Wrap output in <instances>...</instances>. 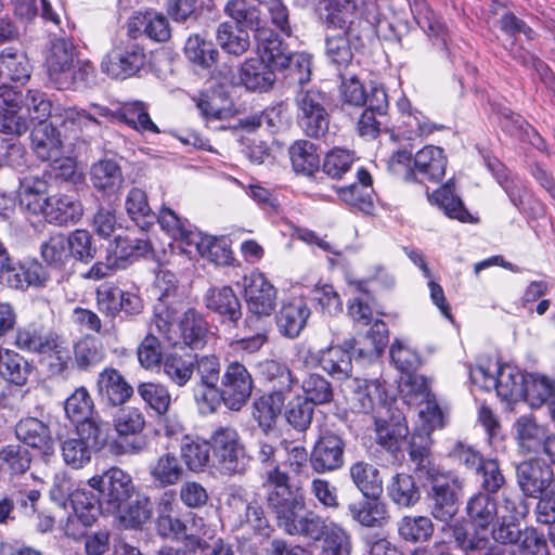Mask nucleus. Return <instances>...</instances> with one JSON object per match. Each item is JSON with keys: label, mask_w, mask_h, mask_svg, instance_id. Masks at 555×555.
<instances>
[{"label": "nucleus", "mask_w": 555, "mask_h": 555, "mask_svg": "<svg viewBox=\"0 0 555 555\" xmlns=\"http://www.w3.org/2000/svg\"><path fill=\"white\" fill-rule=\"evenodd\" d=\"M370 280H350L349 286L354 294V298L348 307L350 317L364 325L371 323L373 319V311L371 304L374 298L370 294Z\"/></svg>", "instance_id": "bf43d9fd"}, {"label": "nucleus", "mask_w": 555, "mask_h": 555, "mask_svg": "<svg viewBox=\"0 0 555 555\" xmlns=\"http://www.w3.org/2000/svg\"><path fill=\"white\" fill-rule=\"evenodd\" d=\"M248 310L257 317L270 315L276 307L278 291L269 280H249L245 285Z\"/></svg>", "instance_id": "e433bc0d"}, {"label": "nucleus", "mask_w": 555, "mask_h": 555, "mask_svg": "<svg viewBox=\"0 0 555 555\" xmlns=\"http://www.w3.org/2000/svg\"><path fill=\"white\" fill-rule=\"evenodd\" d=\"M375 426L377 443L395 454L409 433L408 426L399 420L397 422H387L379 418L375 421Z\"/></svg>", "instance_id": "69168bd1"}, {"label": "nucleus", "mask_w": 555, "mask_h": 555, "mask_svg": "<svg viewBox=\"0 0 555 555\" xmlns=\"http://www.w3.org/2000/svg\"><path fill=\"white\" fill-rule=\"evenodd\" d=\"M522 401L532 408H539L547 401L555 404V384L545 375L528 373L526 396Z\"/></svg>", "instance_id": "0e129e2a"}, {"label": "nucleus", "mask_w": 555, "mask_h": 555, "mask_svg": "<svg viewBox=\"0 0 555 555\" xmlns=\"http://www.w3.org/2000/svg\"><path fill=\"white\" fill-rule=\"evenodd\" d=\"M74 356L80 370H88L100 363L105 356L102 343L91 335H85L74 346Z\"/></svg>", "instance_id": "338daca9"}, {"label": "nucleus", "mask_w": 555, "mask_h": 555, "mask_svg": "<svg viewBox=\"0 0 555 555\" xmlns=\"http://www.w3.org/2000/svg\"><path fill=\"white\" fill-rule=\"evenodd\" d=\"M296 118L302 132L312 139L324 138L330 129L331 96L320 88H300L294 96Z\"/></svg>", "instance_id": "423d86ee"}, {"label": "nucleus", "mask_w": 555, "mask_h": 555, "mask_svg": "<svg viewBox=\"0 0 555 555\" xmlns=\"http://www.w3.org/2000/svg\"><path fill=\"white\" fill-rule=\"evenodd\" d=\"M366 30H357L351 27L350 31L327 33L325 37V57L337 75L352 70L357 65L353 63V51L363 47L362 37Z\"/></svg>", "instance_id": "4468645a"}, {"label": "nucleus", "mask_w": 555, "mask_h": 555, "mask_svg": "<svg viewBox=\"0 0 555 555\" xmlns=\"http://www.w3.org/2000/svg\"><path fill=\"white\" fill-rule=\"evenodd\" d=\"M390 500L398 506L412 507L421 499V491L414 478L404 473H398L387 487Z\"/></svg>", "instance_id": "5fc2aeb1"}, {"label": "nucleus", "mask_w": 555, "mask_h": 555, "mask_svg": "<svg viewBox=\"0 0 555 555\" xmlns=\"http://www.w3.org/2000/svg\"><path fill=\"white\" fill-rule=\"evenodd\" d=\"M96 385L101 398L113 406L126 403L133 393L132 386L113 367H106L99 374Z\"/></svg>", "instance_id": "58836bf2"}, {"label": "nucleus", "mask_w": 555, "mask_h": 555, "mask_svg": "<svg viewBox=\"0 0 555 555\" xmlns=\"http://www.w3.org/2000/svg\"><path fill=\"white\" fill-rule=\"evenodd\" d=\"M311 310L302 298H295L283 304L276 315L280 333L288 338H296L307 325Z\"/></svg>", "instance_id": "c9c22d12"}, {"label": "nucleus", "mask_w": 555, "mask_h": 555, "mask_svg": "<svg viewBox=\"0 0 555 555\" xmlns=\"http://www.w3.org/2000/svg\"><path fill=\"white\" fill-rule=\"evenodd\" d=\"M113 119L122 122L141 132L159 133L158 127L153 122L143 103L134 102L124 105L115 111Z\"/></svg>", "instance_id": "e2e57ef3"}, {"label": "nucleus", "mask_w": 555, "mask_h": 555, "mask_svg": "<svg viewBox=\"0 0 555 555\" xmlns=\"http://www.w3.org/2000/svg\"><path fill=\"white\" fill-rule=\"evenodd\" d=\"M126 210L130 219L142 231H147L156 222V215L152 211L144 191L132 188L126 197Z\"/></svg>", "instance_id": "13d9d810"}, {"label": "nucleus", "mask_w": 555, "mask_h": 555, "mask_svg": "<svg viewBox=\"0 0 555 555\" xmlns=\"http://www.w3.org/2000/svg\"><path fill=\"white\" fill-rule=\"evenodd\" d=\"M70 501L76 516L85 526H91L99 514L104 513L101 494L98 492L77 490L72 494Z\"/></svg>", "instance_id": "052dcab7"}, {"label": "nucleus", "mask_w": 555, "mask_h": 555, "mask_svg": "<svg viewBox=\"0 0 555 555\" xmlns=\"http://www.w3.org/2000/svg\"><path fill=\"white\" fill-rule=\"evenodd\" d=\"M516 481L527 498L538 499L537 520L548 524L555 517V477L552 466L539 457L516 466Z\"/></svg>", "instance_id": "7ed1b4c3"}, {"label": "nucleus", "mask_w": 555, "mask_h": 555, "mask_svg": "<svg viewBox=\"0 0 555 555\" xmlns=\"http://www.w3.org/2000/svg\"><path fill=\"white\" fill-rule=\"evenodd\" d=\"M92 491L101 494L104 513L116 514L120 512L134 492L131 476L119 467L113 466L101 475H95L88 480Z\"/></svg>", "instance_id": "9b49d317"}, {"label": "nucleus", "mask_w": 555, "mask_h": 555, "mask_svg": "<svg viewBox=\"0 0 555 555\" xmlns=\"http://www.w3.org/2000/svg\"><path fill=\"white\" fill-rule=\"evenodd\" d=\"M145 416L138 408H124L114 416L113 426L117 439L111 444V451L115 455L140 454L147 441L142 431L145 428Z\"/></svg>", "instance_id": "9d476101"}, {"label": "nucleus", "mask_w": 555, "mask_h": 555, "mask_svg": "<svg viewBox=\"0 0 555 555\" xmlns=\"http://www.w3.org/2000/svg\"><path fill=\"white\" fill-rule=\"evenodd\" d=\"M224 13L232 20L234 27L247 34L251 31L255 40L270 29L261 10L246 0H229Z\"/></svg>", "instance_id": "5701e85b"}, {"label": "nucleus", "mask_w": 555, "mask_h": 555, "mask_svg": "<svg viewBox=\"0 0 555 555\" xmlns=\"http://www.w3.org/2000/svg\"><path fill=\"white\" fill-rule=\"evenodd\" d=\"M266 35L260 36L256 41L258 59L266 63L267 66L276 72H283L294 52L288 49V46L280 38V36L270 28Z\"/></svg>", "instance_id": "7c9ffc66"}, {"label": "nucleus", "mask_w": 555, "mask_h": 555, "mask_svg": "<svg viewBox=\"0 0 555 555\" xmlns=\"http://www.w3.org/2000/svg\"><path fill=\"white\" fill-rule=\"evenodd\" d=\"M47 268L36 258H14L0 238V278H47Z\"/></svg>", "instance_id": "f704fd0d"}, {"label": "nucleus", "mask_w": 555, "mask_h": 555, "mask_svg": "<svg viewBox=\"0 0 555 555\" xmlns=\"http://www.w3.org/2000/svg\"><path fill=\"white\" fill-rule=\"evenodd\" d=\"M108 440V428L95 423L76 426L75 433L61 442L64 463L73 469L83 468L91 462L94 451L101 450Z\"/></svg>", "instance_id": "0eeeda50"}, {"label": "nucleus", "mask_w": 555, "mask_h": 555, "mask_svg": "<svg viewBox=\"0 0 555 555\" xmlns=\"http://www.w3.org/2000/svg\"><path fill=\"white\" fill-rule=\"evenodd\" d=\"M54 335L55 333L51 331H44L36 326H25L17 330L14 344L23 351L47 354Z\"/></svg>", "instance_id": "680f3d73"}, {"label": "nucleus", "mask_w": 555, "mask_h": 555, "mask_svg": "<svg viewBox=\"0 0 555 555\" xmlns=\"http://www.w3.org/2000/svg\"><path fill=\"white\" fill-rule=\"evenodd\" d=\"M180 338L184 346L192 349H202L207 344L209 333L208 323L203 315L193 308L188 309L179 322Z\"/></svg>", "instance_id": "a18cd8bd"}, {"label": "nucleus", "mask_w": 555, "mask_h": 555, "mask_svg": "<svg viewBox=\"0 0 555 555\" xmlns=\"http://www.w3.org/2000/svg\"><path fill=\"white\" fill-rule=\"evenodd\" d=\"M46 221L60 227L74 225L81 219L83 207L76 188L59 189L47 196L41 212Z\"/></svg>", "instance_id": "f3484780"}, {"label": "nucleus", "mask_w": 555, "mask_h": 555, "mask_svg": "<svg viewBox=\"0 0 555 555\" xmlns=\"http://www.w3.org/2000/svg\"><path fill=\"white\" fill-rule=\"evenodd\" d=\"M90 180L93 188L103 195H115L124 183L119 163L114 159L99 160L91 167Z\"/></svg>", "instance_id": "c03bdc74"}, {"label": "nucleus", "mask_w": 555, "mask_h": 555, "mask_svg": "<svg viewBox=\"0 0 555 555\" xmlns=\"http://www.w3.org/2000/svg\"><path fill=\"white\" fill-rule=\"evenodd\" d=\"M53 192V184L47 179V173L42 176H26L20 179V205L23 209L33 215H41L47 196Z\"/></svg>", "instance_id": "cd10ccee"}, {"label": "nucleus", "mask_w": 555, "mask_h": 555, "mask_svg": "<svg viewBox=\"0 0 555 555\" xmlns=\"http://www.w3.org/2000/svg\"><path fill=\"white\" fill-rule=\"evenodd\" d=\"M20 441L40 450L44 454L52 451V436L48 424L37 417H24L15 426Z\"/></svg>", "instance_id": "79ce46f5"}, {"label": "nucleus", "mask_w": 555, "mask_h": 555, "mask_svg": "<svg viewBox=\"0 0 555 555\" xmlns=\"http://www.w3.org/2000/svg\"><path fill=\"white\" fill-rule=\"evenodd\" d=\"M68 122H37L30 131V146L42 162L56 160L63 154V139L60 127Z\"/></svg>", "instance_id": "4be33fe9"}, {"label": "nucleus", "mask_w": 555, "mask_h": 555, "mask_svg": "<svg viewBox=\"0 0 555 555\" xmlns=\"http://www.w3.org/2000/svg\"><path fill=\"white\" fill-rule=\"evenodd\" d=\"M31 73L33 65L25 52L12 47L0 52V79L24 86Z\"/></svg>", "instance_id": "37998d69"}, {"label": "nucleus", "mask_w": 555, "mask_h": 555, "mask_svg": "<svg viewBox=\"0 0 555 555\" xmlns=\"http://www.w3.org/2000/svg\"><path fill=\"white\" fill-rule=\"evenodd\" d=\"M399 389L403 402L417 411L420 420L427 425L428 430L442 427L441 410L425 376L406 374Z\"/></svg>", "instance_id": "6e6552de"}, {"label": "nucleus", "mask_w": 555, "mask_h": 555, "mask_svg": "<svg viewBox=\"0 0 555 555\" xmlns=\"http://www.w3.org/2000/svg\"><path fill=\"white\" fill-rule=\"evenodd\" d=\"M347 399L352 411L358 413H369L374 410L376 403L384 400L385 391L378 380H367L361 378L347 379L345 384Z\"/></svg>", "instance_id": "a878e982"}, {"label": "nucleus", "mask_w": 555, "mask_h": 555, "mask_svg": "<svg viewBox=\"0 0 555 555\" xmlns=\"http://www.w3.org/2000/svg\"><path fill=\"white\" fill-rule=\"evenodd\" d=\"M189 246H193L202 257L207 258L216 266L225 267L234 264L233 251L224 237L218 238L197 231L191 234Z\"/></svg>", "instance_id": "4c0bfd02"}, {"label": "nucleus", "mask_w": 555, "mask_h": 555, "mask_svg": "<svg viewBox=\"0 0 555 555\" xmlns=\"http://www.w3.org/2000/svg\"><path fill=\"white\" fill-rule=\"evenodd\" d=\"M33 365L23 356L8 348H0V376L15 386H24L33 372Z\"/></svg>", "instance_id": "49530a36"}, {"label": "nucleus", "mask_w": 555, "mask_h": 555, "mask_svg": "<svg viewBox=\"0 0 555 555\" xmlns=\"http://www.w3.org/2000/svg\"><path fill=\"white\" fill-rule=\"evenodd\" d=\"M149 473L152 480L160 487L178 483L183 477V466L180 460L170 452L163 453L150 463Z\"/></svg>", "instance_id": "3c124183"}, {"label": "nucleus", "mask_w": 555, "mask_h": 555, "mask_svg": "<svg viewBox=\"0 0 555 555\" xmlns=\"http://www.w3.org/2000/svg\"><path fill=\"white\" fill-rule=\"evenodd\" d=\"M216 40L224 53L235 57L245 54L250 47L249 35L234 27L232 22H222L218 25Z\"/></svg>", "instance_id": "603ef678"}, {"label": "nucleus", "mask_w": 555, "mask_h": 555, "mask_svg": "<svg viewBox=\"0 0 555 555\" xmlns=\"http://www.w3.org/2000/svg\"><path fill=\"white\" fill-rule=\"evenodd\" d=\"M253 388V376L243 363L227 364L220 380V397L227 408L240 411L249 400Z\"/></svg>", "instance_id": "ddd939ff"}, {"label": "nucleus", "mask_w": 555, "mask_h": 555, "mask_svg": "<svg viewBox=\"0 0 555 555\" xmlns=\"http://www.w3.org/2000/svg\"><path fill=\"white\" fill-rule=\"evenodd\" d=\"M77 50L67 38L51 41L46 63L51 82L59 90L83 89L95 82V68L90 61L79 60Z\"/></svg>", "instance_id": "f03ea898"}, {"label": "nucleus", "mask_w": 555, "mask_h": 555, "mask_svg": "<svg viewBox=\"0 0 555 555\" xmlns=\"http://www.w3.org/2000/svg\"><path fill=\"white\" fill-rule=\"evenodd\" d=\"M266 35L260 36L256 41L258 59L266 63L267 66L276 72H283L294 52L288 49V46L280 38V36L270 28Z\"/></svg>", "instance_id": "2f4dec72"}, {"label": "nucleus", "mask_w": 555, "mask_h": 555, "mask_svg": "<svg viewBox=\"0 0 555 555\" xmlns=\"http://www.w3.org/2000/svg\"><path fill=\"white\" fill-rule=\"evenodd\" d=\"M294 171L306 177H313L320 169L318 145L308 140H297L288 149Z\"/></svg>", "instance_id": "de8ad7c7"}, {"label": "nucleus", "mask_w": 555, "mask_h": 555, "mask_svg": "<svg viewBox=\"0 0 555 555\" xmlns=\"http://www.w3.org/2000/svg\"><path fill=\"white\" fill-rule=\"evenodd\" d=\"M496 501L488 493L477 492L466 503V521L453 525V538L456 545L466 555H476L488 544L486 532L496 517Z\"/></svg>", "instance_id": "20e7f679"}, {"label": "nucleus", "mask_w": 555, "mask_h": 555, "mask_svg": "<svg viewBox=\"0 0 555 555\" xmlns=\"http://www.w3.org/2000/svg\"><path fill=\"white\" fill-rule=\"evenodd\" d=\"M163 371L168 379L179 387L185 386L193 376L195 358L193 354L167 353L162 362Z\"/></svg>", "instance_id": "6e6d98bb"}, {"label": "nucleus", "mask_w": 555, "mask_h": 555, "mask_svg": "<svg viewBox=\"0 0 555 555\" xmlns=\"http://www.w3.org/2000/svg\"><path fill=\"white\" fill-rule=\"evenodd\" d=\"M356 176L357 181L339 188L337 194L352 209L365 215H372L375 209L372 176L364 167H360Z\"/></svg>", "instance_id": "393cba45"}, {"label": "nucleus", "mask_w": 555, "mask_h": 555, "mask_svg": "<svg viewBox=\"0 0 555 555\" xmlns=\"http://www.w3.org/2000/svg\"><path fill=\"white\" fill-rule=\"evenodd\" d=\"M115 242L120 255L115 258L106 256V262H94L87 272L80 274L81 278H106L115 268L126 269L131 262L130 259L144 256L151 250V244L146 237L122 238L118 235L115 237Z\"/></svg>", "instance_id": "6ab92c4d"}, {"label": "nucleus", "mask_w": 555, "mask_h": 555, "mask_svg": "<svg viewBox=\"0 0 555 555\" xmlns=\"http://www.w3.org/2000/svg\"><path fill=\"white\" fill-rule=\"evenodd\" d=\"M322 541L323 555H350L352 543L350 533L336 522H331Z\"/></svg>", "instance_id": "774afa93"}, {"label": "nucleus", "mask_w": 555, "mask_h": 555, "mask_svg": "<svg viewBox=\"0 0 555 555\" xmlns=\"http://www.w3.org/2000/svg\"><path fill=\"white\" fill-rule=\"evenodd\" d=\"M476 149L483 160V165L503 189L508 199L515 198V195L527 185L526 182L517 175H513L511 169L494 156L489 149L480 145H476Z\"/></svg>", "instance_id": "ea45409f"}, {"label": "nucleus", "mask_w": 555, "mask_h": 555, "mask_svg": "<svg viewBox=\"0 0 555 555\" xmlns=\"http://www.w3.org/2000/svg\"><path fill=\"white\" fill-rule=\"evenodd\" d=\"M284 400L281 391H273L255 400L253 416L264 431L270 430L275 424L284 406Z\"/></svg>", "instance_id": "4d7b16f0"}, {"label": "nucleus", "mask_w": 555, "mask_h": 555, "mask_svg": "<svg viewBox=\"0 0 555 555\" xmlns=\"http://www.w3.org/2000/svg\"><path fill=\"white\" fill-rule=\"evenodd\" d=\"M201 115L207 120H222L231 115L233 102L225 87L215 83L193 96Z\"/></svg>", "instance_id": "bb28decb"}, {"label": "nucleus", "mask_w": 555, "mask_h": 555, "mask_svg": "<svg viewBox=\"0 0 555 555\" xmlns=\"http://www.w3.org/2000/svg\"><path fill=\"white\" fill-rule=\"evenodd\" d=\"M350 478L363 496H380L383 479L378 468L367 462L359 461L349 468Z\"/></svg>", "instance_id": "8fccbe9b"}, {"label": "nucleus", "mask_w": 555, "mask_h": 555, "mask_svg": "<svg viewBox=\"0 0 555 555\" xmlns=\"http://www.w3.org/2000/svg\"><path fill=\"white\" fill-rule=\"evenodd\" d=\"M263 487L267 488L268 507L278 515L289 506H300L304 495L298 490H293L289 485V476L281 470L279 464L267 468Z\"/></svg>", "instance_id": "412c9836"}, {"label": "nucleus", "mask_w": 555, "mask_h": 555, "mask_svg": "<svg viewBox=\"0 0 555 555\" xmlns=\"http://www.w3.org/2000/svg\"><path fill=\"white\" fill-rule=\"evenodd\" d=\"M305 496L300 506H289L275 515L278 526L286 533L301 535L313 541H320L328 528L325 519L312 511H306Z\"/></svg>", "instance_id": "2eb2a0df"}, {"label": "nucleus", "mask_w": 555, "mask_h": 555, "mask_svg": "<svg viewBox=\"0 0 555 555\" xmlns=\"http://www.w3.org/2000/svg\"><path fill=\"white\" fill-rule=\"evenodd\" d=\"M448 167V156L443 149L428 145L414 155L413 168L405 170L406 183L442 182Z\"/></svg>", "instance_id": "dca6fc26"}, {"label": "nucleus", "mask_w": 555, "mask_h": 555, "mask_svg": "<svg viewBox=\"0 0 555 555\" xmlns=\"http://www.w3.org/2000/svg\"><path fill=\"white\" fill-rule=\"evenodd\" d=\"M208 440L185 436L180 444V455L191 472H203L212 462Z\"/></svg>", "instance_id": "864d4df0"}, {"label": "nucleus", "mask_w": 555, "mask_h": 555, "mask_svg": "<svg viewBox=\"0 0 555 555\" xmlns=\"http://www.w3.org/2000/svg\"><path fill=\"white\" fill-rule=\"evenodd\" d=\"M527 377L528 373L522 372L518 366L496 362L498 397L507 403L522 401L526 396Z\"/></svg>", "instance_id": "c85d7f7f"}, {"label": "nucleus", "mask_w": 555, "mask_h": 555, "mask_svg": "<svg viewBox=\"0 0 555 555\" xmlns=\"http://www.w3.org/2000/svg\"><path fill=\"white\" fill-rule=\"evenodd\" d=\"M65 413L76 426L83 423H95L101 427L108 428V423L94 416V403L86 387H78L65 401Z\"/></svg>", "instance_id": "a19ab883"}, {"label": "nucleus", "mask_w": 555, "mask_h": 555, "mask_svg": "<svg viewBox=\"0 0 555 555\" xmlns=\"http://www.w3.org/2000/svg\"><path fill=\"white\" fill-rule=\"evenodd\" d=\"M212 452V464L221 472L232 475L245 470V448L237 430L232 426L216 427L208 439Z\"/></svg>", "instance_id": "1a4fd4ad"}, {"label": "nucleus", "mask_w": 555, "mask_h": 555, "mask_svg": "<svg viewBox=\"0 0 555 555\" xmlns=\"http://www.w3.org/2000/svg\"><path fill=\"white\" fill-rule=\"evenodd\" d=\"M26 109L28 119L37 122H70L72 125L86 126L96 134L100 122L94 114L76 107H63L54 104L49 94L40 90H28L23 109Z\"/></svg>", "instance_id": "39448f33"}, {"label": "nucleus", "mask_w": 555, "mask_h": 555, "mask_svg": "<svg viewBox=\"0 0 555 555\" xmlns=\"http://www.w3.org/2000/svg\"><path fill=\"white\" fill-rule=\"evenodd\" d=\"M133 30L129 28L130 37L120 40L101 62V69L115 79H127L139 73L143 67L146 55L143 47L135 41Z\"/></svg>", "instance_id": "f8f14e48"}, {"label": "nucleus", "mask_w": 555, "mask_h": 555, "mask_svg": "<svg viewBox=\"0 0 555 555\" xmlns=\"http://www.w3.org/2000/svg\"><path fill=\"white\" fill-rule=\"evenodd\" d=\"M357 339L352 338L343 346H331L318 353L319 364L337 379H348L352 371V357H358Z\"/></svg>", "instance_id": "b1692460"}, {"label": "nucleus", "mask_w": 555, "mask_h": 555, "mask_svg": "<svg viewBox=\"0 0 555 555\" xmlns=\"http://www.w3.org/2000/svg\"><path fill=\"white\" fill-rule=\"evenodd\" d=\"M204 302L207 309L220 315L222 322L236 325L243 315L241 302L229 286L209 288Z\"/></svg>", "instance_id": "72a5a7b5"}, {"label": "nucleus", "mask_w": 555, "mask_h": 555, "mask_svg": "<svg viewBox=\"0 0 555 555\" xmlns=\"http://www.w3.org/2000/svg\"><path fill=\"white\" fill-rule=\"evenodd\" d=\"M184 55L196 68L210 72L218 62L219 50L212 41L199 35H193L184 44Z\"/></svg>", "instance_id": "09e8293b"}, {"label": "nucleus", "mask_w": 555, "mask_h": 555, "mask_svg": "<svg viewBox=\"0 0 555 555\" xmlns=\"http://www.w3.org/2000/svg\"><path fill=\"white\" fill-rule=\"evenodd\" d=\"M516 439L519 448L526 453L545 454L555 464V451L553 443L555 436L548 434L547 429L539 425L531 415L518 417L514 424Z\"/></svg>", "instance_id": "aec40b11"}, {"label": "nucleus", "mask_w": 555, "mask_h": 555, "mask_svg": "<svg viewBox=\"0 0 555 555\" xmlns=\"http://www.w3.org/2000/svg\"><path fill=\"white\" fill-rule=\"evenodd\" d=\"M346 442L334 431L324 430L315 441L309 463L317 474H327L340 469L345 464Z\"/></svg>", "instance_id": "a211bd4d"}, {"label": "nucleus", "mask_w": 555, "mask_h": 555, "mask_svg": "<svg viewBox=\"0 0 555 555\" xmlns=\"http://www.w3.org/2000/svg\"><path fill=\"white\" fill-rule=\"evenodd\" d=\"M430 431L423 423L422 429L411 437L409 455L415 464L416 472L423 474L428 482L431 515L443 522L442 530H446L451 526V476L449 472L441 470L430 461Z\"/></svg>", "instance_id": "f257e3e1"}, {"label": "nucleus", "mask_w": 555, "mask_h": 555, "mask_svg": "<svg viewBox=\"0 0 555 555\" xmlns=\"http://www.w3.org/2000/svg\"><path fill=\"white\" fill-rule=\"evenodd\" d=\"M347 509L351 519L363 527L382 528L389 520L387 504L379 496H364L349 503Z\"/></svg>", "instance_id": "473e14b6"}, {"label": "nucleus", "mask_w": 555, "mask_h": 555, "mask_svg": "<svg viewBox=\"0 0 555 555\" xmlns=\"http://www.w3.org/2000/svg\"><path fill=\"white\" fill-rule=\"evenodd\" d=\"M276 80V75L266 63L256 57L246 59L238 68V85L249 92L266 93Z\"/></svg>", "instance_id": "c756f323"}]
</instances>
